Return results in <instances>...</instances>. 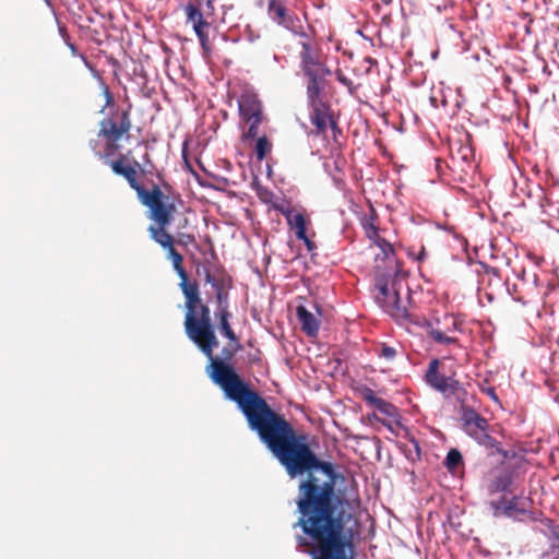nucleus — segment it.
Masks as SVG:
<instances>
[{
    "label": "nucleus",
    "mask_w": 559,
    "mask_h": 559,
    "mask_svg": "<svg viewBox=\"0 0 559 559\" xmlns=\"http://www.w3.org/2000/svg\"><path fill=\"white\" fill-rule=\"evenodd\" d=\"M310 107L309 119L312 126L316 127L317 134H325L328 129H331L335 134L337 122L334 118L333 110L329 103L323 102L321 95L307 97Z\"/></svg>",
    "instance_id": "0eeeda50"
},
{
    "label": "nucleus",
    "mask_w": 559,
    "mask_h": 559,
    "mask_svg": "<svg viewBox=\"0 0 559 559\" xmlns=\"http://www.w3.org/2000/svg\"><path fill=\"white\" fill-rule=\"evenodd\" d=\"M280 212L286 218L289 228L295 230L296 238H306L308 222L305 215L295 211L293 207H281Z\"/></svg>",
    "instance_id": "2eb2a0df"
},
{
    "label": "nucleus",
    "mask_w": 559,
    "mask_h": 559,
    "mask_svg": "<svg viewBox=\"0 0 559 559\" xmlns=\"http://www.w3.org/2000/svg\"><path fill=\"white\" fill-rule=\"evenodd\" d=\"M395 356H396L395 348L388 346L385 344L381 345L380 352H379V357H382L386 360H392V359H394Z\"/></svg>",
    "instance_id": "c85d7f7f"
},
{
    "label": "nucleus",
    "mask_w": 559,
    "mask_h": 559,
    "mask_svg": "<svg viewBox=\"0 0 559 559\" xmlns=\"http://www.w3.org/2000/svg\"><path fill=\"white\" fill-rule=\"evenodd\" d=\"M440 361L439 359L435 358L430 360L428 368L425 372V381L426 383L432 388L433 390L441 392L443 389V385L447 384V382L450 379V376H444L440 373L439 371Z\"/></svg>",
    "instance_id": "f3484780"
},
{
    "label": "nucleus",
    "mask_w": 559,
    "mask_h": 559,
    "mask_svg": "<svg viewBox=\"0 0 559 559\" xmlns=\"http://www.w3.org/2000/svg\"><path fill=\"white\" fill-rule=\"evenodd\" d=\"M229 312L226 307L219 309V330L224 336L235 342L237 340L235 332L228 322Z\"/></svg>",
    "instance_id": "412c9836"
},
{
    "label": "nucleus",
    "mask_w": 559,
    "mask_h": 559,
    "mask_svg": "<svg viewBox=\"0 0 559 559\" xmlns=\"http://www.w3.org/2000/svg\"><path fill=\"white\" fill-rule=\"evenodd\" d=\"M440 393L447 399H453L460 405V411L463 409L464 406L471 405L469 400H474V396L468 395L466 389L454 376H450L449 381L443 385Z\"/></svg>",
    "instance_id": "4468645a"
},
{
    "label": "nucleus",
    "mask_w": 559,
    "mask_h": 559,
    "mask_svg": "<svg viewBox=\"0 0 559 559\" xmlns=\"http://www.w3.org/2000/svg\"><path fill=\"white\" fill-rule=\"evenodd\" d=\"M59 32H60L61 36L63 37V39H64V41H66L67 46H68V47H69V49L71 50V53H72L73 56H79V57L82 59V61L84 62V64L86 66V68H87V69H90L92 72H94V68H93V66L90 63V61L87 60V58H86L84 55L79 53V51H78L76 47H75V46L70 41V38H69V36H68L67 32H66V28H64V27H59Z\"/></svg>",
    "instance_id": "b1692460"
},
{
    "label": "nucleus",
    "mask_w": 559,
    "mask_h": 559,
    "mask_svg": "<svg viewBox=\"0 0 559 559\" xmlns=\"http://www.w3.org/2000/svg\"><path fill=\"white\" fill-rule=\"evenodd\" d=\"M294 8L295 0H267L266 15L275 25L297 36L307 37L301 20Z\"/></svg>",
    "instance_id": "7ed1b4c3"
},
{
    "label": "nucleus",
    "mask_w": 559,
    "mask_h": 559,
    "mask_svg": "<svg viewBox=\"0 0 559 559\" xmlns=\"http://www.w3.org/2000/svg\"><path fill=\"white\" fill-rule=\"evenodd\" d=\"M163 205L169 207V218L166 224H162L155 217L153 212H150V218L157 223L158 227L151 226L150 233L151 237L159 243L163 248L169 249L173 247V237L165 230V228L170 224L173 219L174 212L176 210L173 203H169L168 200L163 201Z\"/></svg>",
    "instance_id": "ddd939ff"
},
{
    "label": "nucleus",
    "mask_w": 559,
    "mask_h": 559,
    "mask_svg": "<svg viewBox=\"0 0 559 559\" xmlns=\"http://www.w3.org/2000/svg\"><path fill=\"white\" fill-rule=\"evenodd\" d=\"M461 461H462V454L457 450L452 449L447 454L445 465L449 469H454L455 467H457V465L461 463Z\"/></svg>",
    "instance_id": "a878e982"
},
{
    "label": "nucleus",
    "mask_w": 559,
    "mask_h": 559,
    "mask_svg": "<svg viewBox=\"0 0 559 559\" xmlns=\"http://www.w3.org/2000/svg\"><path fill=\"white\" fill-rule=\"evenodd\" d=\"M299 240L305 243L308 251H312L316 249L314 242L307 235H306V238L299 239Z\"/></svg>",
    "instance_id": "72a5a7b5"
},
{
    "label": "nucleus",
    "mask_w": 559,
    "mask_h": 559,
    "mask_svg": "<svg viewBox=\"0 0 559 559\" xmlns=\"http://www.w3.org/2000/svg\"><path fill=\"white\" fill-rule=\"evenodd\" d=\"M360 394L364 399V401L368 404H370L371 400H373L377 395L374 394L373 390H371L368 386H365L360 390Z\"/></svg>",
    "instance_id": "7c9ffc66"
},
{
    "label": "nucleus",
    "mask_w": 559,
    "mask_h": 559,
    "mask_svg": "<svg viewBox=\"0 0 559 559\" xmlns=\"http://www.w3.org/2000/svg\"><path fill=\"white\" fill-rule=\"evenodd\" d=\"M372 240L380 248L384 257L389 258L390 255H393L394 249L388 240L381 238L379 235L374 237Z\"/></svg>",
    "instance_id": "bb28decb"
},
{
    "label": "nucleus",
    "mask_w": 559,
    "mask_h": 559,
    "mask_svg": "<svg viewBox=\"0 0 559 559\" xmlns=\"http://www.w3.org/2000/svg\"><path fill=\"white\" fill-rule=\"evenodd\" d=\"M462 322L453 314L445 313L442 318H436L424 323L428 335L438 344H457L452 333L461 331Z\"/></svg>",
    "instance_id": "423d86ee"
},
{
    "label": "nucleus",
    "mask_w": 559,
    "mask_h": 559,
    "mask_svg": "<svg viewBox=\"0 0 559 559\" xmlns=\"http://www.w3.org/2000/svg\"><path fill=\"white\" fill-rule=\"evenodd\" d=\"M426 257L425 248L421 247L419 254L415 258L416 260H423Z\"/></svg>",
    "instance_id": "4c0bfd02"
},
{
    "label": "nucleus",
    "mask_w": 559,
    "mask_h": 559,
    "mask_svg": "<svg viewBox=\"0 0 559 559\" xmlns=\"http://www.w3.org/2000/svg\"><path fill=\"white\" fill-rule=\"evenodd\" d=\"M378 411L390 418L397 417V408L388 401H384V403L378 408Z\"/></svg>",
    "instance_id": "cd10ccee"
},
{
    "label": "nucleus",
    "mask_w": 559,
    "mask_h": 559,
    "mask_svg": "<svg viewBox=\"0 0 559 559\" xmlns=\"http://www.w3.org/2000/svg\"><path fill=\"white\" fill-rule=\"evenodd\" d=\"M131 121L128 111H123L120 122L117 123L112 119H105L100 122L99 135L104 136L109 143L119 141L122 135L130 131Z\"/></svg>",
    "instance_id": "9b49d317"
},
{
    "label": "nucleus",
    "mask_w": 559,
    "mask_h": 559,
    "mask_svg": "<svg viewBox=\"0 0 559 559\" xmlns=\"http://www.w3.org/2000/svg\"><path fill=\"white\" fill-rule=\"evenodd\" d=\"M183 10L187 16V23L192 25L202 49L205 52H209L211 48L207 31L211 24L204 19V15L201 11V2H190L185 7Z\"/></svg>",
    "instance_id": "1a4fd4ad"
},
{
    "label": "nucleus",
    "mask_w": 559,
    "mask_h": 559,
    "mask_svg": "<svg viewBox=\"0 0 559 559\" xmlns=\"http://www.w3.org/2000/svg\"><path fill=\"white\" fill-rule=\"evenodd\" d=\"M360 224L369 239H373L374 237L378 236V230L374 225V209L373 207L370 209L369 215H365L361 217Z\"/></svg>",
    "instance_id": "4be33fe9"
},
{
    "label": "nucleus",
    "mask_w": 559,
    "mask_h": 559,
    "mask_svg": "<svg viewBox=\"0 0 559 559\" xmlns=\"http://www.w3.org/2000/svg\"><path fill=\"white\" fill-rule=\"evenodd\" d=\"M169 258L181 282L179 284L186 298L187 313L185 329L188 337L210 358L211 365L206 372L218 385L225 397L234 402L245 416L249 428L257 432L262 443L272 452L288 460L290 455L301 454V448L294 443L296 433L290 423L276 413L267 402L251 388L250 383L240 378L231 365L213 356L218 345L211 323L210 308L202 304L199 287L188 281V274L182 266V255L174 248L168 249Z\"/></svg>",
    "instance_id": "f257e3e1"
},
{
    "label": "nucleus",
    "mask_w": 559,
    "mask_h": 559,
    "mask_svg": "<svg viewBox=\"0 0 559 559\" xmlns=\"http://www.w3.org/2000/svg\"><path fill=\"white\" fill-rule=\"evenodd\" d=\"M481 391L487 394L495 403L499 404V397L492 386L483 388Z\"/></svg>",
    "instance_id": "2f4dec72"
},
{
    "label": "nucleus",
    "mask_w": 559,
    "mask_h": 559,
    "mask_svg": "<svg viewBox=\"0 0 559 559\" xmlns=\"http://www.w3.org/2000/svg\"><path fill=\"white\" fill-rule=\"evenodd\" d=\"M385 400L381 399V397H378L376 396L373 400H371L370 404L372 407H374L376 409H378L383 403H384Z\"/></svg>",
    "instance_id": "c9c22d12"
},
{
    "label": "nucleus",
    "mask_w": 559,
    "mask_h": 559,
    "mask_svg": "<svg viewBox=\"0 0 559 559\" xmlns=\"http://www.w3.org/2000/svg\"><path fill=\"white\" fill-rule=\"evenodd\" d=\"M430 104L432 105V107L437 108L438 107V99H437V97L431 96L430 97Z\"/></svg>",
    "instance_id": "58836bf2"
},
{
    "label": "nucleus",
    "mask_w": 559,
    "mask_h": 559,
    "mask_svg": "<svg viewBox=\"0 0 559 559\" xmlns=\"http://www.w3.org/2000/svg\"><path fill=\"white\" fill-rule=\"evenodd\" d=\"M216 297L221 306L227 302V294L223 293L222 288H217Z\"/></svg>",
    "instance_id": "473e14b6"
},
{
    "label": "nucleus",
    "mask_w": 559,
    "mask_h": 559,
    "mask_svg": "<svg viewBox=\"0 0 559 559\" xmlns=\"http://www.w3.org/2000/svg\"><path fill=\"white\" fill-rule=\"evenodd\" d=\"M136 174H138V171L133 167L130 166L128 169H126V171L122 176L128 181L130 178H133Z\"/></svg>",
    "instance_id": "f704fd0d"
},
{
    "label": "nucleus",
    "mask_w": 559,
    "mask_h": 559,
    "mask_svg": "<svg viewBox=\"0 0 559 559\" xmlns=\"http://www.w3.org/2000/svg\"><path fill=\"white\" fill-rule=\"evenodd\" d=\"M248 123L247 131L243 132V139L245 140H252L257 138L259 126L261 124L262 118H253L245 120Z\"/></svg>",
    "instance_id": "393cba45"
},
{
    "label": "nucleus",
    "mask_w": 559,
    "mask_h": 559,
    "mask_svg": "<svg viewBox=\"0 0 559 559\" xmlns=\"http://www.w3.org/2000/svg\"><path fill=\"white\" fill-rule=\"evenodd\" d=\"M297 318L301 324L302 331L308 336H317L320 322L310 311H308L304 306H299L297 308Z\"/></svg>",
    "instance_id": "a211bd4d"
},
{
    "label": "nucleus",
    "mask_w": 559,
    "mask_h": 559,
    "mask_svg": "<svg viewBox=\"0 0 559 559\" xmlns=\"http://www.w3.org/2000/svg\"><path fill=\"white\" fill-rule=\"evenodd\" d=\"M377 288L378 294L376 295V300L382 310L394 320H405L408 316V311L401 300L399 292L394 287H389L386 283H379Z\"/></svg>",
    "instance_id": "6e6552de"
},
{
    "label": "nucleus",
    "mask_w": 559,
    "mask_h": 559,
    "mask_svg": "<svg viewBox=\"0 0 559 559\" xmlns=\"http://www.w3.org/2000/svg\"><path fill=\"white\" fill-rule=\"evenodd\" d=\"M301 454L281 460L290 478L308 473L299 485L297 500L300 526L307 537H298V548L309 552L312 559H354L353 546L344 534V521L338 509L343 500L335 495L334 471L330 463L321 462L304 436L293 435Z\"/></svg>",
    "instance_id": "f03ea898"
},
{
    "label": "nucleus",
    "mask_w": 559,
    "mask_h": 559,
    "mask_svg": "<svg viewBox=\"0 0 559 559\" xmlns=\"http://www.w3.org/2000/svg\"><path fill=\"white\" fill-rule=\"evenodd\" d=\"M271 148L272 144L265 135L258 138L254 146V154L257 159L262 162L266 157L267 153L271 152Z\"/></svg>",
    "instance_id": "5701e85b"
},
{
    "label": "nucleus",
    "mask_w": 559,
    "mask_h": 559,
    "mask_svg": "<svg viewBox=\"0 0 559 559\" xmlns=\"http://www.w3.org/2000/svg\"><path fill=\"white\" fill-rule=\"evenodd\" d=\"M305 38H306V40H302L300 43L301 51H300L299 57H300V68L301 69L320 61L314 48L312 47L311 43L308 40V37H305Z\"/></svg>",
    "instance_id": "aec40b11"
},
{
    "label": "nucleus",
    "mask_w": 559,
    "mask_h": 559,
    "mask_svg": "<svg viewBox=\"0 0 559 559\" xmlns=\"http://www.w3.org/2000/svg\"><path fill=\"white\" fill-rule=\"evenodd\" d=\"M110 167L115 174L122 176L130 166L124 165L122 158H120L110 162Z\"/></svg>",
    "instance_id": "c756f323"
},
{
    "label": "nucleus",
    "mask_w": 559,
    "mask_h": 559,
    "mask_svg": "<svg viewBox=\"0 0 559 559\" xmlns=\"http://www.w3.org/2000/svg\"><path fill=\"white\" fill-rule=\"evenodd\" d=\"M463 430L473 438L479 445L486 449H496L498 442L489 433L488 420L480 416L474 405L464 406L460 411Z\"/></svg>",
    "instance_id": "20e7f679"
},
{
    "label": "nucleus",
    "mask_w": 559,
    "mask_h": 559,
    "mask_svg": "<svg viewBox=\"0 0 559 559\" xmlns=\"http://www.w3.org/2000/svg\"><path fill=\"white\" fill-rule=\"evenodd\" d=\"M192 240H193V237L190 236V235H187L186 238H185V241L191 242Z\"/></svg>",
    "instance_id": "a19ab883"
},
{
    "label": "nucleus",
    "mask_w": 559,
    "mask_h": 559,
    "mask_svg": "<svg viewBox=\"0 0 559 559\" xmlns=\"http://www.w3.org/2000/svg\"><path fill=\"white\" fill-rule=\"evenodd\" d=\"M301 70L307 78V97L321 95L325 87V79L331 74L330 69L318 61Z\"/></svg>",
    "instance_id": "9d476101"
},
{
    "label": "nucleus",
    "mask_w": 559,
    "mask_h": 559,
    "mask_svg": "<svg viewBox=\"0 0 559 559\" xmlns=\"http://www.w3.org/2000/svg\"><path fill=\"white\" fill-rule=\"evenodd\" d=\"M130 187L135 190L141 203L153 212L154 217L162 224H166L169 218V207L163 205V201L168 200L160 188L156 185L151 190H146L138 181V174L128 180Z\"/></svg>",
    "instance_id": "39448f33"
},
{
    "label": "nucleus",
    "mask_w": 559,
    "mask_h": 559,
    "mask_svg": "<svg viewBox=\"0 0 559 559\" xmlns=\"http://www.w3.org/2000/svg\"><path fill=\"white\" fill-rule=\"evenodd\" d=\"M414 444H415V449H416V451H417V454L419 455V453H420L419 445H418V443H417V442H414Z\"/></svg>",
    "instance_id": "79ce46f5"
},
{
    "label": "nucleus",
    "mask_w": 559,
    "mask_h": 559,
    "mask_svg": "<svg viewBox=\"0 0 559 559\" xmlns=\"http://www.w3.org/2000/svg\"><path fill=\"white\" fill-rule=\"evenodd\" d=\"M512 484V474L507 469L496 471L489 484L491 492H504Z\"/></svg>",
    "instance_id": "6ab92c4d"
},
{
    "label": "nucleus",
    "mask_w": 559,
    "mask_h": 559,
    "mask_svg": "<svg viewBox=\"0 0 559 559\" xmlns=\"http://www.w3.org/2000/svg\"><path fill=\"white\" fill-rule=\"evenodd\" d=\"M490 507L493 510V516L498 518L504 515L511 519H520L526 513V507L520 498L513 497L512 499H501L499 501H491Z\"/></svg>",
    "instance_id": "f8f14e48"
},
{
    "label": "nucleus",
    "mask_w": 559,
    "mask_h": 559,
    "mask_svg": "<svg viewBox=\"0 0 559 559\" xmlns=\"http://www.w3.org/2000/svg\"><path fill=\"white\" fill-rule=\"evenodd\" d=\"M239 112L242 120L262 118V106L255 95H243L239 99Z\"/></svg>",
    "instance_id": "dca6fc26"
},
{
    "label": "nucleus",
    "mask_w": 559,
    "mask_h": 559,
    "mask_svg": "<svg viewBox=\"0 0 559 559\" xmlns=\"http://www.w3.org/2000/svg\"><path fill=\"white\" fill-rule=\"evenodd\" d=\"M104 94L106 96L107 104H109L112 100V97H111L108 86L105 84H104Z\"/></svg>",
    "instance_id": "e433bc0d"
},
{
    "label": "nucleus",
    "mask_w": 559,
    "mask_h": 559,
    "mask_svg": "<svg viewBox=\"0 0 559 559\" xmlns=\"http://www.w3.org/2000/svg\"><path fill=\"white\" fill-rule=\"evenodd\" d=\"M207 5L212 7V1L211 0H207Z\"/></svg>",
    "instance_id": "37998d69"
},
{
    "label": "nucleus",
    "mask_w": 559,
    "mask_h": 559,
    "mask_svg": "<svg viewBox=\"0 0 559 559\" xmlns=\"http://www.w3.org/2000/svg\"><path fill=\"white\" fill-rule=\"evenodd\" d=\"M192 240H193V237L190 236V235H187L186 238H185V241L191 242Z\"/></svg>",
    "instance_id": "ea45409f"
}]
</instances>
